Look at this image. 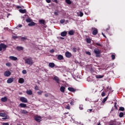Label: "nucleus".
I'll return each mask as SVG.
<instances>
[{"mask_svg":"<svg viewBox=\"0 0 125 125\" xmlns=\"http://www.w3.org/2000/svg\"><path fill=\"white\" fill-rule=\"evenodd\" d=\"M94 52L96 54V57H100V54L101 53V50L98 48H95L94 50Z\"/></svg>","mask_w":125,"mask_h":125,"instance_id":"nucleus-1","label":"nucleus"},{"mask_svg":"<svg viewBox=\"0 0 125 125\" xmlns=\"http://www.w3.org/2000/svg\"><path fill=\"white\" fill-rule=\"evenodd\" d=\"M34 119L37 123H41L42 122V116L36 115L34 117Z\"/></svg>","mask_w":125,"mask_h":125,"instance_id":"nucleus-2","label":"nucleus"},{"mask_svg":"<svg viewBox=\"0 0 125 125\" xmlns=\"http://www.w3.org/2000/svg\"><path fill=\"white\" fill-rule=\"evenodd\" d=\"M25 61L26 64H28V65H33V60H32L31 58H27Z\"/></svg>","mask_w":125,"mask_h":125,"instance_id":"nucleus-3","label":"nucleus"},{"mask_svg":"<svg viewBox=\"0 0 125 125\" xmlns=\"http://www.w3.org/2000/svg\"><path fill=\"white\" fill-rule=\"evenodd\" d=\"M91 30L92 31V35L96 36L98 34V30L95 27H92Z\"/></svg>","mask_w":125,"mask_h":125,"instance_id":"nucleus-4","label":"nucleus"},{"mask_svg":"<svg viewBox=\"0 0 125 125\" xmlns=\"http://www.w3.org/2000/svg\"><path fill=\"white\" fill-rule=\"evenodd\" d=\"M53 81H55L56 83L59 84H60V79L58 76H55L53 78Z\"/></svg>","mask_w":125,"mask_h":125,"instance_id":"nucleus-5","label":"nucleus"},{"mask_svg":"<svg viewBox=\"0 0 125 125\" xmlns=\"http://www.w3.org/2000/svg\"><path fill=\"white\" fill-rule=\"evenodd\" d=\"M0 47L1 50H2V49L3 50H6V48L7 47V45H6L4 43H2L0 44Z\"/></svg>","mask_w":125,"mask_h":125,"instance_id":"nucleus-6","label":"nucleus"},{"mask_svg":"<svg viewBox=\"0 0 125 125\" xmlns=\"http://www.w3.org/2000/svg\"><path fill=\"white\" fill-rule=\"evenodd\" d=\"M20 101L21 102H23V103H28V100L25 97H21L20 98Z\"/></svg>","mask_w":125,"mask_h":125,"instance_id":"nucleus-7","label":"nucleus"},{"mask_svg":"<svg viewBox=\"0 0 125 125\" xmlns=\"http://www.w3.org/2000/svg\"><path fill=\"white\" fill-rule=\"evenodd\" d=\"M10 75H11V72H10V71L7 70L4 73V76L5 77H9L10 76Z\"/></svg>","mask_w":125,"mask_h":125,"instance_id":"nucleus-8","label":"nucleus"},{"mask_svg":"<svg viewBox=\"0 0 125 125\" xmlns=\"http://www.w3.org/2000/svg\"><path fill=\"white\" fill-rule=\"evenodd\" d=\"M110 124H112L113 125H120V122H117L116 120H112L110 121Z\"/></svg>","mask_w":125,"mask_h":125,"instance_id":"nucleus-9","label":"nucleus"},{"mask_svg":"<svg viewBox=\"0 0 125 125\" xmlns=\"http://www.w3.org/2000/svg\"><path fill=\"white\" fill-rule=\"evenodd\" d=\"M65 56L67 58H71L72 57V54L70 53L69 51H67L65 52Z\"/></svg>","mask_w":125,"mask_h":125,"instance_id":"nucleus-10","label":"nucleus"},{"mask_svg":"<svg viewBox=\"0 0 125 125\" xmlns=\"http://www.w3.org/2000/svg\"><path fill=\"white\" fill-rule=\"evenodd\" d=\"M39 22V24H41V25H45V21L44 20H40Z\"/></svg>","mask_w":125,"mask_h":125,"instance_id":"nucleus-11","label":"nucleus"},{"mask_svg":"<svg viewBox=\"0 0 125 125\" xmlns=\"http://www.w3.org/2000/svg\"><path fill=\"white\" fill-rule=\"evenodd\" d=\"M13 81H14L13 78H10L7 80V83H13Z\"/></svg>","mask_w":125,"mask_h":125,"instance_id":"nucleus-12","label":"nucleus"},{"mask_svg":"<svg viewBox=\"0 0 125 125\" xmlns=\"http://www.w3.org/2000/svg\"><path fill=\"white\" fill-rule=\"evenodd\" d=\"M19 83H24L25 80H24V78H21L19 79Z\"/></svg>","mask_w":125,"mask_h":125,"instance_id":"nucleus-13","label":"nucleus"},{"mask_svg":"<svg viewBox=\"0 0 125 125\" xmlns=\"http://www.w3.org/2000/svg\"><path fill=\"white\" fill-rule=\"evenodd\" d=\"M48 66L50 68H54L55 67V64L54 62H50L49 63Z\"/></svg>","mask_w":125,"mask_h":125,"instance_id":"nucleus-14","label":"nucleus"},{"mask_svg":"<svg viewBox=\"0 0 125 125\" xmlns=\"http://www.w3.org/2000/svg\"><path fill=\"white\" fill-rule=\"evenodd\" d=\"M16 49L17 50H18V51H21V50H23L24 48H23L22 46H18L16 47Z\"/></svg>","mask_w":125,"mask_h":125,"instance_id":"nucleus-15","label":"nucleus"},{"mask_svg":"<svg viewBox=\"0 0 125 125\" xmlns=\"http://www.w3.org/2000/svg\"><path fill=\"white\" fill-rule=\"evenodd\" d=\"M9 58L11 60H13L14 61H16L18 59L17 57L14 56H10Z\"/></svg>","mask_w":125,"mask_h":125,"instance_id":"nucleus-16","label":"nucleus"},{"mask_svg":"<svg viewBox=\"0 0 125 125\" xmlns=\"http://www.w3.org/2000/svg\"><path fill=\"white\" fill-rule=\"evenodd\" d=\"M19 106L21 107V108H26V107H27V104L21 103L19 104Z\"/></svg>","mask_w":125,"mask_h":125,"instance_id":"nucleus-17","label":"nucleus"},{"mask_svg":"<svg viewBox=\"0 0 125 125\" xmlns=\"http://www.w3.org/2000/svg\"><path fill=\"white\" fill-rule=\"evenodd\" d=\"M57 59L58 60H63L64 59V57L62 55H59L58 56Z\"/></svg>","mask_w":125,"mask_h":125,"instance_id":"nucleus-18","label":"nucleus"},{"mask_svg":"<svg viewBox=\"0 0 125 125\" xmlns=\"http://www.w3.org/2000/svg\"><path fill=\"white\" fill-rule=\"evenodd\" d=\"M21 113L24 114V115H27V114L28 113V111H27V110H25V109H21Z\"/></svg>","mask_w":125,"mask_h":125,"instance_id":"nucleus-19","label":"nucleus"},{"mask_svg":"<svg viewBox=\"0 0 125 125\" xmlns=\"http://www.w3.org/2000/svg\"><path fill=\"white\" fill-rule=\"evenodd\" d=\"M36 25V22L34 21H31L30 23H28V26L30 27H33V26H35Z\"/></svg>","mask_w":125,"mask_h":125,"instance_id":"nucleus-20","label":"nucleus"},{"mask_svg":"<svg viewBox=\"0 0 125 125\" xmlns=\"http://www.w3.org/2000/svg\"><path fill=\"white\" fill-rule=\"evenodd\" d=\"M65 89H66V88L65 87L62 86L60 87V90L61 91V92L64 93L65 92Z\"/></svg>","mask_w":125,"mask_h":125,"instance_id":"nucleus-21","label":"nucleus"},{"mask_svg":"<svg viewBox=\"0 0 125 125\" xmlns=\"http://www.w3.org/2000/svg\"><path fill=\"white\" fill-rule=\"evenodd\" d=\"M61 36H62V37H66V36H67V31H63L61 32Z\"/></svg>","mask_w":125,"mask_h":125,"instance_id":"nucleus-22","label":"nucleus"},{"mask_svg":"<svg viewBox=\"0 0 125 125\" xmlns=\"http://www.w3.org/2000/svg\"><path fill=\"white\" fill-rule=\"evenodd\" d=\"M68 90L71 92H75L76 91V90L73 87H68Z\"/></svg>","mask_w":125,"mask_h":125,"instance_id":"nucleus-23","label":"nucleus"},{"mask_svg":"<svg viewBox=\"0 0 125 125\" xmlns=\"http://www.w3.org/2000/svg\"><path fill=\"white\" fill-rule=\"evenodd\" d=\"M74 34H75V31H74L73 30H71L68 32V35L70 36H73Z\"/></svg>","mask_w":125,"mask_h":125,"instance_id":"nucleus-24","label":"nucleus"},{"mask_svg":"<svg viewBox=\"0 0 125 125\" xmlns=\"http://www.w3.org/2000/svg\"><path fill=\"white\" fill-rule=\"evenodd\" d=\"M96 79H102L104 78V75H96Z\"/></svg>","mask_w":125,"mask_h":125,"instance_id":"nucleus-25","label":"nucleus"},{"mask_svg":"<svg viewBox=\"0 0 125 125\" xmlns=\"http://www.w3.org/2000/svg\"><path fill=\"white\" fill-rule=\"evenodd\" d=\"M1 101H2V102H6L7 101V98H6V97L2 98L1 99Z\"/></svg>","mask_w":125,"mask_h":125,"instance_id":"nucleus-26","label":"nucleus"},{"mask_svg":"<svg viewBox=\"0 0 125 125\" xmlns=\"http://www.w3.org/2000/svg\"><path fill=\"white\" fill-rule=\"evenodd\" d=\"M26 93L28 95H32L33 94V92L31 90H27L26 91Z\"/></svg>","mask_w":125,"mask_h":125,"instance_id":"nucleus-27","label":"nucleus"},{"mask_svg":"<svg viewBox=\"0 0 125 125\" xmlns=\"http://www.w3.org/2000/svg\"><path fill=\"white\" fill-rule=\"evenodd\" d=\"M19 11L21 13H26V12H27V11L26 10V9H20Z\"/></svg>","mask_w":125,"mask_h":125,"instance_id":"nucleus-28","label":"nucleus"},{"mask_svg":"<svg viewBox=\"0 0 125 125\" xmlns=\"http://www.w3.org/2000/svg\"><path fill=\"white\" fill-rule=\"evenodd\" d=\"M21 40L22 42H25V41H27V39L26 37H21Z\"/></svg>","mask_w":125,"mask_h":125,"instance_id":"nucleus-29","label":"nucleus"},{"mask_svg":"<svg viewBox=\"0 0 125 125\" xmlns=\"http://www.w3.org/2000/svg\"><path fill=\"white\" fill-rule=\"evenodd\" d=\"M65 2L67 3V4H71L72 3L71 0H65Z\"/></svg>","mask_w":125,"mask_h":125,"instance_id":"nucleus-30","label":"nucleus"},{"mask_svg":"<svg viewBox=\"0 0 125 125\" xmlns=\"http://www.w3.org/2000/svg\"><path fill=\"white\" fill-rule=\"evenodd\" d=\"M26 21L27 23H31V22H32V20L30 18L26 19Z\"/></svg>","mask_w":125,"mask_h":125,"instance_id":"nucleus-31","label":"nucleus"},{"mask_svg":"<svg viewBox=\"0 0 125 125\" xmlns=\"http://www.w3.org/2000/svg\"><path fill=\"white\" fill-rule=\"evenodd\" d=\"M107 99H108V97H106L103 99V100L102 101V103H105V102H106V101H107Z\"/></svg>","mask_w":125,"mask_h":125,"instance_id":"nucleus-32","label":"nucleus"},{"mask_svg":"<svg viewBox=\"0 0 125 125\" xmlns=\"http://www.w3.org/2000/svg\"><path fill=\"white\" fill-rule=\"evenodd\" d=\"M86 41L87 43H90V42H91V40H90V39H86Z\"/></svg>","mask_w":125,"mask_h":125,"instance_id":"nucleus-33","label":"nucleus"},{"mask_svg":"<svg viewBox=\"0 0 125 125\" xmlns=\"http://www.w3.org/2000/svg\"><path fill=\"white\" fill-rule=\"evenodd\" d=\"M65 109H67V110H70L71 109V107H70V104H68L65 107Z\"/></svg>","mask_w":125,"mask_h":125,"instance_id":"nucleus-34","label":"nucleus"},{"mask_svg":"<svg viewBox=\"0 0 125 125\" xmlns=\"http://www.w3.org/2000/svg\"><path fill=\"white\" fill-rule=\"evenodd\" d=\"M120 118H123L124 117V113L123 112H120L119 113Z\"/></svg>","mask_w":125,"mask_h":125,"instance_id":"nucleus-35","label":"nucleus"},{"mask_svg":"<svg viewBox=\"0 0 125 125\" xmlns=\"http://www.w3.org/2000/svg\"><path fill=\"white\" fill-rule=\"evenodd\" d=\"M6 66H7V67H11V63L10 62L6 63Z\"/></svg>","mask_w":125,"mask_h":125,"instance_id":"nucleus-36","label":"nucleus"},{"mask_svg":"<svg viewBox=\"0 0 125 125\" xmlns=\"http://www.w3.org/2000/svg\"><path fill=\"white\" fill-rule=\"evenodd\" d=\"M0 117H5V113H0Z\"/></svg>","mask_w":125,"mask_h":125,"instance_id":"nucleus-37","label":"nucleus"},{"mask_svg":"<svg viewBox=\"0 0 125 125\" xmlns=\"http://www.w3.org/2000/svg\"><path fill=\"white\" fill-rule=\"evenodd\" d=\"M125 110V107H120V108H119V111H123L124 110Z\"/></svg>","mask_w":125,"mask_h":125,"instance_id":"nucleus-38","label":"nucleus"},{"mask_svg":"<svg viewBox=\"0 0 125 125\" xmlns=\"http://www.w3.org/2000/svg\"><path fill=\"white\" fill-rule=\"evenodd\" d=\"M60 22L61 24H63V23H65V20H61Z\"/></svg>","mask_w":125,"mask_h":125,"instance_id":"nucleus-39","label":"nucleus"},{"mask_svg":"<svg viewBox=\"0 0 125 125\" xmlns=\"http://www.w3.org/2000/svg\"><path fill=\"white\" fill-rule=\"evenodd\" d=\"M22 73L24 75H26V74H27V71L26 70L24 69L22 70Z\"/></svg>","mask_w":125,"mask_h":125,"instance_id":"nucleus-40","label":"nucleus"},{"mask_svg":"<svg viewBox=\"0 0 125 125\" xmlns=\"http://www.w3.org/2000/svg\"><path fill=\"white\" fill-rule=\"evenodd\" d=\"M42 92H43V91H38V92H37V93H38V94L39 95H42Z\"/></svg>","mask_w":125,"mask_h":125,"instance_id":"nucleus-41","label":"nucleus"},{"mask_svg":"<svg viewBox=\"0 0 125 125\" xmlns=\"http://www.w3.org/2000/svg\"><path fill=\"white\" fill-rule=\"evenodd\" d=\"M111 58L112 60H114L115 58H116V56H115V55H111Z\"/></svg>","mask_w":125,"mask_h":125,"instance_id":"nucleus-42","label":"nucleus"},{"mask_svg":"<svg viewBox=\"0 0 125 125\" xmlns=\"http://www.w3.org/2000/svg\"><path fill=\"white\" fill-rule=\"evenodd\" d=\"M79 16H80V17H83V13L80 12Z\"/></svg>","mask_w":125,"mask_h":125,"instance_id":"nucleus-43","label":"nucleus"},{"mask_svg":"<svg viewBox=\"0 0 125 125\" xmlns=\"http://www.w3.org/2000/svg\"><path fill=\"white\" fill-rule=\"evenodd\" d=\"M72 51H73V52H77V48L76 47L73 48Z\"/></svg>","mask_w":125,"mask_h":125,"instance_id":"nucleus-44","label":"nucleus"},{"mask_svg":"<svg viewBox=\"0 0 125 125\" xmlns=\"http://www.w3.org/2000/svg\"><path fill=\"white\" fill-rule=\"evenodd\" d=\"M109 30H110V25H108L107 28L105 29V31H106V32H107V31H109Z\"/></svg>","mask_w":125,"mask_h":125,"instance_id":"nucleus-45","label":"nucleus"},{"mask_svg":"<svg viewBox=\"0 0 125 125\" xmlns=\"http://www.w3.org/2000/svg\"><path fill=\"white\" fill-rule=\"evenodd\" d=\"M51 95L50 94L47 93V94H44V96L45 97H48V96H49V95Z\"/></svg>","mask_w":125,"mask_h":125,"instance_id":"nucleus-46","label":"nucleus"},{"mask_svg":"<svg viewBox=\"0 0 125 125\" xmlns=\"http://www.w3.org/2000/svg\"><path fill=\"white\" fill-rule=\"evenodd\" d=\"M54 15H56V16H58L59 14H58V11H57V12H54Z\"/></svg>","mask_w":125,"mask_h":125,"instance_id":"nucleus-47","label":"nucleus"},{"mask_svg":"<svg viewBox=\"0 0 125 125\" xmlns=\"http://www.w3.org/2000/svg\"><path fill=\"white\" fill-rule=\"evenodd\" d=\"M40 89L39 88V87L38 86H35V90H39Z\"/></svg>","mask_w":125,"mask_h":125,"instance_id":"nucleus-48","label":"nucleus"},{"mask_svg":"<svg viewBox=\"0 0 125 125\" xmlns=\"http://www.w3.org/2000/svg\"><path fill=\"white\" fill-rule=\"evenodd\" d=\"M92 110H93V109H88V110H87V112H88V113H91V112H92Z\"/></svg>","mask_w":125,"mask_h":125,"instance_id":"nucleus-49","label":"nucleus"},{"mask_svg":"<svg viewBox=\"0 0 125 125\" xmlns=\"http://www.w3.org/2000/svg\"><path fill=\"white\" fill-rule=\"evenodd\" d=\"M105 94H106L104 92H102L101 95H102V96L104 97V96H105Z\"/></svg>","mask_w":125,"mask_h":125,"instance_id":"nucleus-50","label":"nucleus"},{"mask_svg":"<svg viewBox=\"0 0 125 125\" xmlns=\"http://www.w3.org/2000/svg\"><path fill=\"white\" fill-rule=\"evenodd\" d=\"M46 1L47 3H50V2H51V0H46Z\"/></svg>","mask_w":125,"mask_h":125,"instance_id":"nucleus-51","label":"nucleus"},{"mask_svg":"<svg viewBox=\"0 0 125 125\" xmlns=\"http://www.w3.org/2000/svg\"><path fill=\"white\" fill-rule=\"evenodd\" d=\"M96 45H98V46H102L101 44L99 43H96Z\"/></svg>","mask_w":125,"mask_h":125,"instance_id":"nucleus-52","label":"nucleus"},{"mask_svg":"<svg viewBox=\"0 0 125 125\" xmlns=\"http://www.w3.org/2000/svg\"><path fill=\"white\" fill-rule=\"evenodd\" d=\"M3 125H9V124L8 123H3Z\"/></svg>","mask_w":125,"mask_h":125,"instance_id":"nucleus-53","label":"nucleus"},{"mask_svg":"<svg viewBox=\"0 0 125 125\" xmlns=\"http://www.w3.org/2000/svg\"><path fill=\"white\" fill-rule=\"evenodd\" d=\"M18 37L17 36H13V39L14 40H16V39H18Z\"/></svg>","mask_w":125,"mask_h":125,"instance_id":"nucleus-54","label":"nucleus"},{"mask_svg":"<svg viewBox=\"0 0 125 125\" xmlns=\"http://www.w3.org/2000/svg\"><path fill=\"white\" fill-rule=\"evenodd\" d=\"M86 54L88 55H91V53L90 52H86Z\"/></svg>","mask_w":125,"mask_h":125,"instance_id":"nucleus-55","label":"nucleus"},{"mask_svg":"<svg viewBox=\"0 0 125 125\" xmlns=\"http://www.w3.org/2000/svg\"><path fill=\"white\" fill-rule=\"evenodd\" d=\"M50 53H53V52H54V49H51L50 51Z\"/></svg>","mask_w":125,"mask_h":125,"instance_id":"nucleus-56","label":"nucleus"},{"mask_svg":"<svg viewBox=\"0 0 125 125\" xmlns=\"http://www.w3.org/2000/svg\"><path fill=\"white\" fill-rule=\"evenodd\" d=\"M53 1L56 3H58V1L57 0H53Z\"/></svg>","mask_w":125,"mask_h":125,"instance_id":"nucleus-57","label":"nucleus"},{"mask_svg":"<svg viewBox=\"0 0 125 125\" xmlns=\"http://www.w3.org/2000/svg\"><path fill=\"white\" fill-rule=\"evenodd\" d=\"M70 105H73L74 104V102L71 101L70 103Z\"/></svg>","mask_w":125,"mask_h":125,"instance_id":"nucleus-58","label":"nucleus"},{"mask_svg":"<svg viewBox=\"0 0 125 125\" xmlns=\"http://www.w3.org/2000/svg\"><path fill=\"white\" fill-rule=\"evenodd\" d=\"M17 8H18V9L21 8V6H17Z\"/></svg>","mask_w":125,"mask_h":125,"instance_id":"nucleus-59","label":"nucleus"},{"mask_svg":"<svg viewBox=\"0 0 125 125\" xmlns=\"http://www.w3.org/2000/svg\"><path fill=\"white\" fill-rule=\"evenodd\" d=\"M21 27H22V24H19V28H21Z\"/></svg>","mask_w":125,"mask_h":125,"instance_id":"nucleus-60","label":"nucleus"},{"mask_svg":"<svg viewBox=\"0 0 125 125\" xmlns=\"http://www.w3.org/2000/svg\"><path fill=\"white\" fill-rule=\"evenodd\" d=\"M103 36L104 37V38H106V36L104 35V33H102Z\"/></svg>","mask_w":125,"mask_h":125,"instance_id":"nucleus-61","label":"nucleus"},{"mask_svg":"<svg viewBox=\"0 0 125 125\" xmlns=\"http://www.w3.org/2000/svg\"><path fill=\"white\" fill-rule=\"evenodd\" d=\"M79 108L80 109V110H83V108L81 106L79 107Z\"/></svg>","mask_w":125,"mask_h":125,"instance_id":"nucleus-62","label":"nucleus"},{"mask_svg":"<svg viewBox=\"0 0 125 125\" xmlns=\"http://www.w3.org/2000/svg\"><path fill=\"white\" fill-rule=\"evenodd\" d=\"M60 39L61 40H64V38H63V37H60Z\"/></svg>","mask_w":125,"mask_h":125,"instance_id":"nucleus-63","label":"nucleus"},{"mask_svg":"<svg viewBox=\"0 0 125 125\" xmlns=\"http://www.w3.org/2000/svg\"><path fill=\"white\" fill-rule=\"evenodd\" d=\"M97 125H101V124H100V122H99Z\"/></svg>","mask_w":125,"mask_h":125,"instance_id":"nucleus-64","label":"nucleus"}]
</instances>
